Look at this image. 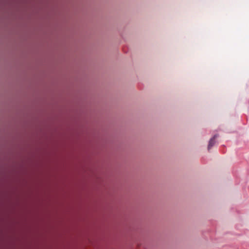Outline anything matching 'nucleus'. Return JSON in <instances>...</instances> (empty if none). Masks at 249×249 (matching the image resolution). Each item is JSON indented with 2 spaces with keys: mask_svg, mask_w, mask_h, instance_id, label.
Segmentation results:
<instances>
[{
  "mask_svg": "<svg viewBox=\"0 0 249 249\" xmlns=\"http://www.w3.org/2000/svg\"><path fill=\"white\" fill-rule=\"evenodd\" d=\"M217 135H214L212 138L210 139L208 145V149L209 150L215 144V139L216 138Z\"/></svg>",
  "mask_w": 249,
  "mask_h": 249,
  "instance_id": "f257e3e1",
  "label": "nucleus"
}]
</instances>
